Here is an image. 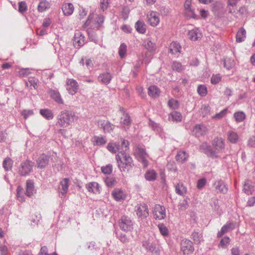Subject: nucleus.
I'll return each instance as SVG.
<instances>
[{
	"label": "nucleus",
	"instance_id": "1",
	"mask_svg": "<svg viewBox=\"0 0 255 255\" xmlns=\"http://www.w3.org/2000/svg\"><path fill=\"white\" fill-rule=\"evenodd\" d=\"M117 166L121 172H128L133 166V160L129 154L120 151L116 155Z\"/></svg>",
	"mask_w": 255,
	"mask_h": 255
},
{
	"label": "nucleus",
	"instance_id": "2",
	"mask_svg": "<svg viewBox=\"0 0 255 255\" xmlns=\"http://www.w3.org/2000/svg\"><path fill=\"white\" fill-rule=\"evenodd\" d=\"M76 119L75 114L69 111L61 112L58 116L57 125L61 128H67Z\"/></svg>",
	"mask_w": 255,
	"mask_h": 255
},
{
	"label": "nucleus",
	"instance_id": "3",
	"mask_svg": "<svg viewBox=\"0 0 255 255\" xmlns=\"http://www.w3.org/2000/svg\"><path fill=\"white\" fill-rule=\"evenodd\" d=\"M104 22V17L103 15L92 13L89 15L84 26L88 27L89 29L97 30L102 26Z\"/></svg>",
	"mask_w": 255,
	"mask_h": 255
},
{
	"label": "nucleus",
	"instance_id": "4",
	"mask_svg": "<svg viewBox=\"0 0 255 255\" xmlns=\"http://www.w3.org/2000/svg\"><path fill=\"white\" fill-rule=\"evenodd\" d=\"M152 214L155 220H163L166 216L165 208L159 204H156L153 208Z\"/></svg>",
	"mask_w": 255,
	"mask_h": 255
},
{
	"label": "nucleus",
	"instance_id": "5",
	"mask_svg": "<svg viewBox=\"0 0 255 255\" xmlns=\"http://www.w3.org/2000/svg\"><path fill=\"white\" fill-rule=\"evenodd\" d=\"M147 23L152 27L157 26L160 22L159 14L155 11H150L146 16Z\"/></svg>",
	"mask_w": 255,
	"mask_h": 255
},
{
	"label": "nucleus",
	"instance_id": "6",
	"mask_svg": "<svg viewBox=\"0 0 255 255\" xmlns=\"http://www.w3.org/2000/svg\"><path fill=\"white\" fill-rule=\"evenodd\" d=\"M33 163L30 160H26L21 163L19 168V173L22 176H26L32 170Z\"/></svg>",
	"mask_w": 255,
	"mask_h": 255
},
{
	"label": "nucleus",
	"instance_id": "7",
	"mask_svg": "<svg viewBox=\"0 0 255 255\" xmlns=\"http://www.w3.org/2000/svg\"><path fill=\"white\" fill-rule=\"evenodd\" d=\"M142 246L148 250L152 255H159L160 251L159 246L149 240L146 241L143 243Z\"/></svg>",
	"mask_w": 255,
	"mask_h": 255
},
{
	"label": "nucleus",
	"instance_id": "8",
	"mask_svg": "<svg viewBox=\"0 0 255 255\" xmlns=\"http://www.w3.org/2000/svg\"><path fill=\"white\" fill-rule=\"evenodd\" d=\"M66 90L69 94L73 95L77 93L79 85L77 81L73 79H67L66 80Z\"/></svg>",
	"mask_w": 255,
	"mask_h": 255
},
{
	"label": "nucleus",
	"instance_id": "9",
	"mask_svg": "<svg viewBox=\"0 0 255 255\" xmlns=\"http://www.w3.org/2000/svg\"><path fill=\"white\" fill-rule=\"evenodd\" d=\"M120 227L122 230L127 232L132 230L133 224L129 218L124 216L121 218Z\"/></svg>",
	"mask_w": 255,
	"mask_h": 255
},
{
	"label": "nucleus",
	"instance_id": "10",
	"mask_svg": "<svg viewBox=\"0 0 255 255\" xmlns=\"http://www.w3.org/2000/svg\"><path fill=\"white\" fill-rule=\"evenodd\" d=\"M181 248L183 253L186 255L191 254L194 251L192 243L188 240H184L182 241Z\"/></svg>",
	"mask_w": 255,
	"mask_h": 255
},
{
	"label": "nucleus",
	"instance_id": "11",
	"mask_svg": "<svg viewBox=\"0 0 255 255\" xmlns=\"http://www.w3.org/2000/svg\"><path fill=\"white\" fill-rule=\"evenodd\" d=\"M85 38L80 32L75 34L73 39V45L76 48H80L85 44Z\"/></svg>",
	"mask_w": 255,
	"mask_h": 255
},
{
	"label": "nucleus",
	"instance_id": "12",
	"mask_svg": "<svg viewBox=\"0 0 255 255\" xmlns=\"http://www.w3.org/2000/svg\"><path fill=\"white\" fill-rule=\"evenodd\" d=\"M123 116L121 118L120 124L122 128L125 129H128L130 127L131 124V120L130 116L128 113L121 111Z\"/></svg>",
	"mask_w": 255,
	"mask_h": 255
},
{
	"label": "nucleus",
	"instance_id": "13",
	"mask_svg": "<svg viewBox=\"0 0 255 255\" xmlns=\"http://www.w3.org/2000/svg\"><path fill=\"white\" fill-rule=\"evenodd\" d=\"M112 196L117 202H122L126 199L127 194L126 192L118 188H116L112 192Z\"/></svg>",
	"mask_w": 255,
	"mask_h": 255
},
{
	"label": "nucleus",
	"instance_id": "14",
	"mask_svg": "<svg viewBox=\"0 0 255 255\" xmlns=\"http://www.w3.org/2000/svg\"><path fill=\"white\" fill-rule=\"evenodd\" d=\"M208 128L202 124L196 125L193 128L192 132L197 137L204 135L207 133Z\"/></svg>",
	"mask_w": 255,
	"mask_h": 255
},
{
	"label": "nucleus",
	"instance_id": "15",
	"mask_svg": "<svg viewBox=\"0 0 255 255\" xmlns=\"http://www.w3.org/2000/svg\"><path fill=\"white\" fill-rule=\"evenodd\" d=\"M136 215L141 218H146L148 215L147 206L145 204L138 205L135 210Z\"/></svg>",
	"mask_w": 255,
	"mask_h": 255
},
{
	"label": "nucleus",
	"instance_id": "16",
	"mask_svg": "<svg viewBox=\"0 0 255 255\" xmlns=\"http://www.w3.org/2000/svg\"><path fill=\"white\" fill-rule=\"evenodd\" d=\"M86 189L89 192L97 194H100L101 187L100 185L96 182H91L86 185Z\"/></svg>",
	"mask_w": 255,
	"mask_h": 255
},
{
	"label": "nucleus",
	"instance_id": "17",
	"mask_svg": "<svg viewBox=\"0 0 255 255\" xmlns=\"http://www.w3.org/2000/svg\"><path fill=\"white\" fill-rule=\"evenodd\" d=\"M187 36L188 38L192 41H196L201 38L202 34L199 29L195 28L189 30Z\"/></svg>",
	"mask_w": 255,
	"mask_h": 255
},
{
	"label": "nucleus",
	"instance_id": "18",
	"mask_svg": "<svg viewBox=\"0 0 255 255\" xmlns=\"http://www.w3.org/2000/svg\"><path fill=\"white\" fill-rule=\"evenodd\" d=\"M49 157L45 154H42L36 160L37 167L40 168L45 167L49 163Z\"/></svg>",
	"mask_w": 255,
	"mask_h": 255
},
{
	"label": "nucleus",
	"instance_id": "19",
	"mask_svg": "<svg viewBox=\"0 0 255 255\" xmlns=\"http://www.w3.org/2000/svg\"><path fill=\"white\" fill-rule=\"evenodd\" d=\"M69 182V180L68 178H64L60 181L58 187V191L63 196H64L67 192Z\"/></svg>",
	"mask_w": 255,
	"mask_h": 255
},
{
	"label": "nucleus",
	"instance_id": "20",
	"mask_svg": "<svg viewBox=\"0 0 255 255\" xmlns=\"http://www.w3.org/2000/svg\"><path fill=\"white\" fill-rule=\"evenodd\" d=\"M62 11L65 15H71L74 10V7L71 3H66L63 5Z\"/></svg>",
	"mask_w": 255,
	"mask_h": 255
},
{
	"label": "nucleus",
	"instance_id": "21",
	"mask_svg": "<svg viewBox=\"0 0 255 255\" xmlns=\"http://www.w3.org/2000/svg\"><path fill=\"white\" fill-rule=\"evenodd\" d=\"M143 46L149 52H154L156 49V44L150 39H148L144 42Z\"/></svg>",
	"mask_w": 255,
	"mask_h": 255
},
{
	"label": "nucleus",
	"instance_id": "22",
	"mask_svg": "<svg viewBox=\"0 0 255 255\" xmlns=\"http://www.w3.org/2000/svg\"><path fill=\"white\" fill-rule=\"evenodd\" d=\"M148 94L150 97L155 98L160 95V91L156 86L153 85L148 88Z\"/></svg>",
	"mask_w": 255,
	"mask_h": 255
},
{
	"label": "nucleus",
	"instance_id": "23",
	"mask_svg": "<svg viewBox=\"0 0 255 255\" xmlns=\"http://www.w3.org/2000/svg\"><path fill=\"white\" fill-rule=\"evenodd\" d=\"M101 126L105 133H110L113 131L115 128L114 125L107 121H102Z\"/></svg>",
	"mask_w": 255,
	"mask_h": 255
},
{
	"label": "nucleus",
	"instance_id": "24",
	"mask_svg": "<svg viewBox=\"0 0 255 255\" xmlns=\"http://www.w3.org/2000/svg\"><path fill=\"white\" fill-rule=\"evenodd\" d=\"M49 94L51 97L58 104H63V100L62 99L59 92L53 90H50L49 91Z\"/></svg>",
	"mask_w": 255,
	"mask_h": 255
},
{
	"label": "nucleus",
	"instance_id": "25",
	"mask_svg": "<svg viewBox=\"0 0 255 255\" xmlns=\"http://www.w3.org/2000/svg\"><path fill=\"white\" fill-rule=\"evenodd\" d=\"M112 78V77L109 73H105L99 75L98 80L103 84H108L110 82Z\"/></svg>",
	"mask_w": 255,
	"mask_h": 255
},
{
	"label": "nucleus",
	"instance_id": "26",
	"mask_svg": "<svg viewBox=\"0 0 255 255\" xmlns=\"http://www.w3.org/2000/svg\"><path fill=\"white\" fill-rule=\"evenodd\" d=\"M213 145L216 149L219 150L224 148V140L221 137H217L214 139Z\"/></svg>",
	"mask_w": 255,
	"mask_h": 255
},
{
	"label": "nucleus",
	"instance_id": "27",
	"mask_svg": "<svg viewBox=\"0 0 255 255\" xmlns=\"http://www.w3.org/2000/svg\"><path fill=\"white\" fill-rule=\"evenodd\" d=\"M246 38V30L241 27L238 31L236 35V41L238 43H241L244 41Z\"/></svg>",
	"mask_w": 255,
	"mask_h": 255
},
{
	"label": "nucleus",
	"instance_id": "28",
	"mask_svg": "<svg viewBox=\"0 0 255 255\" xmlns=\"http://www.w3.org/2000/svg\"><path fill=\"white\" fill-rule=\"evenodd\" d=\"M144 177L146 180L154 181L157 177L156 172L153 169H148L145 173Z\"/></svg>",
	"mask_w": 255,
	"mask_h": 255
},
{
	"label": "nucleus",
	"instance_id": "29",
	"mask_svg": "<svg viewBox=\"0 0 255 255\" xmlns=\"http://www.w3.org/2000/svg\"><path fill=\"white\" fill-rule=\"evenodd\" d=\"M181 47L180 44L176 42H172L169 46V51L172 54H176L180 53Z\"/></svg>",
	"mask_w": 255,
	"mask_h": 255
},
{
	"label": "nucleus",
	"instance_id": "30",
	"mask_svg": "<svg viewBox=\"0 0 255 255\" xmlns=\"http://www.w3.org/2000/svg\"><path fill=\"white\" fill-rule=\"evenodd\" d=\"M107 139L103 136H95L93 137V144L95 146H100L105 144L107 142Z\"/></svg>",
	"mask_w": 255,
	"mask_h": 255
},
{
	"label": "nucleus",
	"instance_id": "31",
	"mask_svg": "<svg viewBox=\"0 0 255 255\" xmlns=\"http://www.w3.org/2000/svg\"><path fill=\"white\" fill-rule=\"evenodd\" d=\"M254 186L250 184L249 180H247L245 182L243 187V191L247 195H251L252 194L254 190Z\"/></svg>",
	"mask_w": 255,
	"mask_h": 255
},
{
	"label": "nucleus",
	"instance_id": "32",
	"mask_svg": "<svg viewBox=\"0 0 255 255\" xmlns=\"http://www.w3.org/2000/svg\"><path fill=\"white\" fill-rule=\"evenodd\" d=\"M228 140L233 143H236L239 140L238 133L233 131H229L227 134Z\"/></svg>",
	"mask_w": 255,
	"mask_h": 255
},
{
	"label": "nucleus",
	"instance_id": "33",
	"mask_svg": "<svg viewBox=\"0 0 255 255\" xmlns=\"http://www.w3.org/2000/svg\"><path fill=\"white\" fill-rule=\"evenodd\" d=\"M188 158V154L183 151H179L176 156V160L181 163H183L186 161Z\"/></svg>",
	"mask_w": 255,
	"mask_h": 255
},
{
	"label": "nucleus",
	"instance_id": "34",
	"mask_svg": "<svg viewBox=\"0 0 255 255\" xmlns=\"http://www.w3.org/2000/svg\"><path fill=\"white\" fill-rule=\"evenodd\" d=\"M107 149L112 153H116L120 149V145L116 142H110L107 147Z\"/></svg>",
	"mask_w": 255,
	"mask_h": 255
},
{
	"label": "nucleus",
	"instance_id": "35",
	"mask_svg": "<svg viewBox=\"0 0 255 255\" xmlns=\"http://www.w3.org/2000/svg\"><path fill=\"white\" fill-rule=\"evenodd\" d=\"M135 28L139 33L143 34L146 31V25L143 21L138 20L135 24Z\"/></svg>",
	"mask_w": 255,
	"mask_h": 255
},
{
	"label": "nucleus",
	"instance_id": "36",
	"mask_svg": "<svg viewBox=\"0 0 255 255\" xmlns=\"http://www.w3.org/2000/svg\"><path fill=\"white\" fill-rule=\"evenodd\" d=\"M41 115L47 120H51L53 118V114L52 111L49 109H42L40 111Z\"/></svg>",
	"mask_w": 255,
	"mask_h": 255
},
{
	"label": "nucleus",
	"instance_id": "37",
	"mask_svg": "<svg viewBox=\"0 0 255 255\" xmlns=\"http://www.w3.org/2000/svg\"><path fill=\"white\" fill-rule=\"evenodd\" d=\"M34 191L33 182L31 180H28L26 182V195L30 197L32 195Z\"/></svg>",
	"mask_w": 255,
	"mask_h": 255
},
{
	"label": "nucleus",
	"instance_id": "38",
	"mask_svg": "<svg viewBox=\"0 0 255 255\" xmlns=\"http://www.w3.org/2000/svg\"><path fill=\"white\" fill-rule=\"evenodd\" d=\"M49 7L50 3L46 0H43L39 2L38 5V10L40 12H43Z\"/></svg>",
	"mask_w": 255,
	"mask_h": 255
},
{
	"label": "nucleus",
	"instance_id": "39",
	"mask_svg": "<svg viewBox=\"0 0 255 255\" xmlns=\"http://www.w3.org/2000/svg\"><path fill=\"white\" fill-rule=\"evenodd\" d=\"M134 155L136 158L146 156L147 154L146 153L144 149L140 147H136L134 151Z\"/></svg>",
	"mask_w": 255,
	"mask_h": 255
},
{
	"label": "nucleus",
	"instance_id": "40",
	"mask_svg": "<svg viewBox=\"0 0 255 255\" xmlns=\"http://www.w3.org/2000/svg\"><path fill=\"white\" fill-rule=\"evenodd\" d=\"M169 118H171L173 121L178 122L181 121L182 116L180 113L174 111L170 113Z\"/></svg>",
	"mask_w": 255,
	"mask_h": 255
},
{
	"label": "nucleus",
	"instance_id": "41",
	"mask_svg": "<svg viewBox=\"0 0 255 255\" xmlns=\"http://www.w3.org/2000/svg\"><path fill=\"white\" fill-rule=\"evenodd\" d=\"M176 193L180 195H183L187 192L186 188L181 184H177L175 187Z\"/></svg>",
	"mask_w": 255,
	"mask_h": 255
},
{
	"label": "nucleus",
	"instance_id": "42",
	"mask_svg": "<svg viewBox=\"0 0 255 255\" xmlns=\"http://www.w3.org/2000/svg\"><path fill=\"white\" fill-rule=\"evenodd\" d=\"M158 228L160 234L163 236H168L169 235V231L167 227L163 224L161 223L158 225Z\"/></svg>",
	"mask_w": 255,
	"mask_h": 255
},
{
	"label": "nucleus",
	"instance_id": "43",
	"mask_svg": "<svg viewBox=\"0 0 255 255\" xmlns=\"http://www.w3.org/2000/svg\"><path fill=\"white\" fill-rule=\"evenodd\" d=\"M127 46L126 44L122 43L119 49V54L121 58H124L127 53Z\"/></svg>",
	"mask_w": 255,
	"mask_h": 255
},
{
	"label": "nucleus",
	"instance_id": "44",
	"mask_svg": "<svg viewBox=\"0 0 255 255\" xmlns=\"http://www.w3.org/2000/svg\"><path fill=\"white\" fill-rule=\"evenodd\" d=\"M13 161L10 158H5L3 162V167L5 170H8L12 167Z\"/></svg>",
	"mask_w": 255,
	"mask_h": 255
},
{
	"label": "nucleus",
	"instance_id": "45",
	"mask_svg": "<svg viewBox=\"0 0 255 255\" xmlns=\"http://www.w3.org/2000/svg\"><path fill=\"white\" fill-rule=\"evenodd\" d=\"M234 118L237 122H241L243 121L245 118V114L243 112H237L234 114Z\"/></svg>",
	"mask_w": 255,
	"mask_h": 255
},
{
	"label": "nucleus",
	"instance_id": "46",
	"mask_svg": "<svg viewBox=\"0 0 255 255\" xmlns=\"http://www.w3.org/2000/svg\"><path fill=\"white\" fill-rule=\"evenodd\" d=\"M101 171L105 174H110L113 171V165L111 164L101 167Z\"/></svg>",
	"mask_w": 255,
	"mask_h": 255
},
{
	"label": "nucleus",
	"instance_id": "47",
	"mask_svg": "<svg viewBox=\"0 0 255 255\" xmlns=\"http://www.w3.org/2000/svg\"><path fill=\"white\" fill-rule=\"evenodd\" d=\"M222 80V76L219 74H213L211 78V83L216 85L220 82Z\"/></svg>",
	"mask_w": 255,
	"mask_h": 255
},
{
	"label": "nucleus",
	"instance_id": "48",
	"mask_svg": "<svg viewBox=\"0 0 255 255\" xmlns=\"http://www.w3.org/2000/svg\"><path fill=\"white\" fill-rule=\"evenodd\" d=\"M105 182L106 185L109 187H113L117 182L116 179L112 177H107Z\"/></svg>",
	"mask_w": 255,
	"mask_h": 255
},
{
	"label": "nucleus",
	"instance_id": "49",
	"mask_svg": "<svg viewBox=\"0 0 255 255\" xmlns=\"http://www.w3.org/2000/svg\"><path fill=\"white\" fill-rule=\"evenodd\" d=\"M168 107L172 109H177L179 107V103L176 100L171 99L168 102Z\"/></svg>",
	"mask_w": 255,
	"mask_h": 255
},
{
	"label": "nucleus",
	"instance_id": "50",
	"mask_svg": "<svg viewBox=\"0 0 255 255\" xmlns=\"http://www.w3.org/2000/svg\"><path fill=\"white\" fill-rule=\"evenodd\" d=\"M197 92L201 96H205L207 94V87L205 85H200L198 87Z\"/></svg>",
	"mask_w": 255,
	"mask_h": 255
},
{
	"label": "nucleus",
	"instance_id": "51",
	"mask_svg": "<svg viewBox=\"0 0 255 255\" xmlns=\"http://www.w3.org/2000/svg\"><path fill=\"white\" fill-rule=\"evenodd\" d=\"M227 111L228 109L227 108L225 109L220 113L216 114L215 115L213 116L212 118L216 120H220L226 115Z\"/></svg>",
	"mask_w": 255,
	"mask_h": 255
},
{
	"label": "nucleus",
	"instance_id": "52",
	"mask_svg": "<svg viewBox=\"0 0 255 255\" xmlns=\"http://www.w3.org/2000/svg\"><path fill=\"white\" fill-rule=\"evenodd\" d=\"M172 68L173 70L180 72L182 70L183 67L180 63L174 62L172 65Z\"/></svg>",
	"mask_w": 255,
	"mask_h": 255
},
{
	"label": "nucleus",
	"instance_id": "53",
	"mask_svg": "<svg viewBox=\"0 0 255 255\" xmlns=\"http://www.w3.org/2000/svg\"><path fill=\"white\" fill-rule=\"evenodd\" d=\"M148 157V154L146 156H144L141 157L137 158V159L139 162L142 163L143 167L146 168L147 167L148 165V162L147 160V158Z\"/></svg>",
	"mask_w": 255,
	"mask_h": 255
},
{
	"label": "nucleus",
	"instance_id": "54",
	"mask_svg": "<svg viewBox=\"0 0 255 255\" xmlns=\"http://www.w3.org/2000/svg\"><path fill=\"white\" fill-rule=\"evenodd\" d=\"M185 14L187 17L188 18H196V15H195L193 10L190 8L185 9Z\"/></svg>",
	"mask_w": 255,
	"mask_h": 255
},
{
	"label": "nucleus",
	"instance_id": "55",
	"mask_svg": "<svg viewBox=\"0 0 255 255\" xmlns=\"http://www.w3.org/2000/svg\"><path fill=\"white\" fill-rule=\"evenodd\" d=\"M230 239L228 237H225L221 240L219 246L222 248H225L230 243Z\"/></svg>",
	"mask_w": 255,
	"mask_h": 255
},
{
	"label": "nucleus",
	"instance_id": "56",
	"mask_svg": "<svg viewBox=\"0 0 255 255\" xmlns=\"http://www.w3.org/2000/svg\"><path fill=\"white\" fill-rule=\"evenodd\" d=\"M222 228L226 232V233H227L231 230H233L235 228V226L233 223H227Z\"/></svg>",
	"mask_w": 255,
	"mask_h": 255
},
{
	"label": "nucleus",
	"instance_id": "57",
	"mask_svg": "<svg viewBox=\"0 0 255 255\" xmlns=\"http://www.w3.org/2000/svg\"><path fill=\"white\" fill-rule=\"evenodd\" d=\"M33 114V112L31 110H25L21 112V115L24 118V119H27L29 116H32Z\"/></svg>",
	"mask_w": 255,
	"mask_h": 255
},
{
	"label": "nucleus",
	"instance_id": "58",
	"mask_svg": "<svg viewBox=\"0 0 255 255\" xmlns=\"http://www.w3.org/2000/svg\"><path fill=\"white\" fill-rule=\"evenodd\" d=\"M18 10L20 12H22L27 10L26 3L24 1H20L18 3Z\"/></svg>",
	"mask_w": 255,
	"mask_h": 255
},
{
	"label": "nucleus",
	"instance_id": "59",
	"mask_svg": "<svg viewBox=\"0 0 255 255\" xmlns=\"http://www.w3.org/2000/svg\"><path fill=\"white\" fill-rule=\"evenodd\" d=\"M29 83L33 86L34 89L38 87V80L33 77H30L28 80Z\"/></svg>",
	"mask_w": 255,
	"mask_h": 255
},
{
	"label": "nucleus",
	"instance_id": "60",
	"mask_svg": "<svg viewBox=\"0 0 255 255\" xmlns=\"http://www.w3.org/2000/svg\"><path fill=\"white\" fill-rule=\"evenodd\" d=\"M87 11L84 8H82L79 10L78 18L80 19L84 18L87 15Z\"/></svg>",
	"mask_w": 255,
	"mask_h": 255
},
{
	"label": "nucleus",
	"instance_id": "61",
	"mask_svg": "<svg viewBox=\"0 0 255 255\" xmlns=\"http://www.w3.org/2000/svg\"><path fill=\"white\" fill-rule=\"evenodd\" d=\"M188 207V202L186 200H184L182 203H180L179 205V209L180 210H185Z\"/></svg>",
	"mask_w": 255,
	"mask_h": 255
},
{
	"label": "nucleus",
	"instance_id": "62",
	"mask_svg": "<svg viewBox=\"0 0 255 255\" xmlns=\"http://www.w3.org/2000/svg\"><path fill=\"white\" fill-rule=\"evenodd\" d=\"M206 183V180L204 178L199 179L197 182V187L199 189L203 188Z\"/></svg>",
	"mask_w": 255,
	"mask_h": 255
},
{
	"label": "nucleus",
	"instance_id": "63",
	"mask_svg": "<svg viewBox=\"0 0 255 255\" xmlns=\"http://www.w3.org/2000/svg\"><path fill=\"white\" fill-rule=\"evenodd\" d=\"M109 0H101L100 1V6L102 9L103 10L106 9L109 5Z\"/></svg>",
	"mask_w": 255,
	"mask_h": 255
},
{
	"label": "nucleus",
	"instance_id": "64",
	"mask_svg": "<svg viewBox=\"0 0 255 255\" xmlns=\"http://www.w3.org/2000/svg\"><path fill=\"white\" fill-rule=\"evenodd\" d=\"M248 144L251 147H255V136L250 138L248 141Z\"/></svg>",
	"mask_w": 255,
	"mask_h": 255
}]
</instances>
